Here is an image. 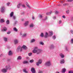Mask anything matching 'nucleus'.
I'll use <instances>...</instances> for the list:
<instances>
[{
    "label": "nucleus",
    "instance_id": "f257e3e1",
    "mask_svg": "<svg viewBox=\"0 0 73 73\" xmlns=\"http://www.w3.org/2000/svg\"><path fill=\"white\" fill-rule=\"evenodd\" d=\"M51 65V62L50 61H48L45 63V65L46 66H50Z\"/></svg>",
    "mask_w": 73,
    "mask_h": 73
},
{
    "label": "nucleus",
    "instance_id": "f03ea898",
    "mask_svg": "<svg viewBox=\"0 0 73 73\" xmlns=\"http://www.w3.org/2000/svg\"><path fill=\"white\" fill-rule=\"evenodd\" d=\"M43 51L42 50L40 49H37V52H36V54H40V53H41Z\"/></svg>",
    "mask_w": 73,
    "mask_h": 73
},
{
    "label": "nucleus",
    "instance_id": "7ed1b4c3",
    "mask_svg": "<svg viewBox=\"0 0 73 73\" xmlns=\"http://www.w3.org/2000/svg\"><path fill=\"white\" fill-rule=\"evenodd\" d=\"M38 49V47H36L34 48V49L33 51V52L34 53H36L37 54V49Z\"/></svg>",
    "mask_w": 73,
    "mask_h": 73
},
{
    "label": "nucleus",
    "instance_id": "20e7f679",
    "mask_svg": "<svg viewBox=\"0 0 73 73\" xmlns=\"http://www.w3.org/2000/svg\"><path fill=\"white\" fill-rule=\"evenodd\" d=\"M42 63V60L41 59H39L38 62L36 63V65L37 66H39V64H41Z\"/></svg>",
    "mask_w": 73,
    "mask_h": 73
},
{
    "label": "nucleus",
    "instance_id": "39448f33",
    "mask_svg": "<svg viewBox=\"0 0 73 73\" xmlns=\"http://www.w3.org/2000/svg\"><path fill=\"white\" fill-rule=\"evenodd\" d=\"M17 52H21L22 51V47H21V46H19L17 49Z\"/></svg>",
    "mask_w": 73,
    "mask_h": 73
},
{
    "label": "nucleus",
    "instance_id": "423d86ee",
    "mask_svg": "<svg viewBox=\"0 0 73 73\" xmlns=\"http://www.w3.org/2000/svg\"><path fill=\"white\" fill-rule=\"evenodd\" d=\"M5 8L4 6L2 7L1 12H5Z\"/></svg>",
    "mask_w": 73,
    "mask_h": 73
},
{
    "label": "nucleus",
    "instance_id": "0eeeda50",
    "mask_svg": "<svg viewBox=\"0 0 73 73\" xmlns=\"http://www.w3.org/2000/svg\"><path fill=\"white\" fill-rule=\"evenodd\" d=\"M7 68L6 69L3 68L1 70V72H3V73H6L7 71Z\"/></svg>",
    "mask_w": 73,
    "mask_h": 73
},
{
    "label": "nucleus",
    "instance_id": "6e6552de",
    "mask_svg": "<svg viewBox=\"0 0 73 73\" xmlns=\"http://www.w3.org/2000/svg\"><path fill=\"white\" fill-rule=\"evenodd\" d=\"M31 71L32 73H36L35 69L34 68H32L31 69Z\"/></svg>",
    "mask_w": 73,
    "mask_h": 73
},
{
    "label": "nucleus",
    "instance_id": "1a4fd4ad",
    "mask_svg": "<svg viewBox=\"0 0 73 73\" xmlns=\"http://www.w3.org/2000/svg\"><path fill=\"white\" fill-rule=\"evenodd\" d=\"M14 43L15 45H16V44H17L19 43V40H18L17 39H15L14 40Z\"/></svg>",
    "mask_w": 73,
    "mask_h": 73
},
{
    "label": "nucleus",
    "instance_id": "9d476101",
    "mask_svg": "<svg viewBox=\"0 0 73 73\" xmlns=\"http://www.w3.org/2000/svg\"><path fill=\"white\" fill-rule=\"evenodd\" d=\"M26 6H27V7L29 9H31V7L29 6V4L28 2H26Z\"/></svg>",
    "mask_w": 73,
    "mask_h": 73
},
{
    "label": "nucleus",
    "instance_id": "9b49d317",
    "mask_svg": "<svg viewBox=\"0 0 73 73\" xmlns=\"http://www.w3.org/2000/svg\"><path fill=\"white\" fill-rule=\"evenodd\" d=\"M60 56L61 57V58H64V55L62 53H61L59 54Z\"/></svg>",
    "mask_w": 73,
    "mask_h": 73
},
{
    "label": "nucleus",
    "instance_id": "f8f14e48",
    "mask_svg": "<svg viewBox=\"0 0 73 73\" xmlns=\"http://www.w3.org/2000/svg\"><path fill=\"white\" fill-rule=\"evenodd\" d=\"M48 33L46 32L45 33V35L44 36V37L45 38H47V37H48Z\"/></svg>",
    "mask_w": 73,
    "mask_h": 73
},
{
    "label": "nucleus",
    "instance_id": "ddd939ff",
    "mask_svg": "<svg viewBox=\"0 0 73 73\" xmlns=\"http://www.w3.org/2000/svg\"><path fill=\"white\" fill-rule=\"evenodd\" d=\"M7 28L5 27H4L3 29H2L1 31L2 32H3V31H7Z\"/></svg>",
    "mask_w": 73,
    "mask_h": 73
},
{
    "label": "nucleus",
    "instance_id": "4468645a",
    "mask_svg": "<svg viewBox=\"0 0 73 73\" xmlns=\"http://www.w3.org/2000/svg\"><path fill=\"white\" fill-rule=\"evenodd\" d=\"M60 64H64V62H65V60H64V59H62L60 60Z\"/></svg>",
    "mask_w": 73,
    "mask_h": 73
},
{
    "label": "nucleus",
    "instance_id": "2eb2a0df",
    "mask_svg": "<svg viewBox=\"0 0 73 73\" xmlns=\"http://www.w3.org/2000/svg\"><path fill=\"white\" fill-rule=\"evenodd\" d=\"M29 23V22L28 21H26L25 22V23H24V25L25 26H27L28 25Z\"/></svg>",
    "mask_w": 73,
    "mask_h": 73
},
{
    "label": "nucleus",
    "instance_id": "dca6fc26",
    "mask_svg": "<svg viewBox=\"0 0 73 73\" xmlns=\"http://www.w3.org/2000/svg\"><path fill=\"white\" fill-rule=\"evenodd\" d=\"M5 22V20L3 19H1L0 20V23H3Z\"/></svg>",
    "mask_w": 73,
    "mask_h": 73
},
{
    "label": "nucleus",
    "instance_id": "f3484780",
    "mask_svg": "<svg viewBox=\"0 0 73 73\" xmlns=\"http://www.w3.org/2000/svg\"><path fill=\"white\" fill-rule=\"evenodd\" d=\"M13 54L12 53V51L10 50L9 52L8 55L9 56H12Z\"/></svg>",
    "mask_w": 73,
    "mask_h": 73
},
{
    "label": "nucleus",
    "instance_id": "a211bd4d",
    "mask_svg": "<svg viewBox=\"0 0 73 73\" xmlns=\"http://www.w3.org/2000/svg\"><path fill=\"white\" fill-rule=\"evenodd\" d=\"M35 26V25L33 23H31L30 25V28H33V27Z\"/></svg>",
    "mask_w": 73,
    "mask_h": 73
},
{
    "label": "nucleus",
    "instance_id": "6ab92c4d",
    "mask_svg": "<svg viewBox=\"0 0 73 73\" xmlns=\"http://www.w3.org/2000/svg\"><path fill=\"white\" fill-rule=\"evenodd\" d=\"M6 69L7 70L9 69H11V67L10 66H6Z\"/></svg>",
    "mask_w": 73,
    "mask_h": 73
},
{
    "label": "nucleus",
    "instance_id": "aec40b11",
    "mask_svg": "<svg viewBox=\"0 0 73 73\" xmlns=\"http://www.w3.org/2000/svg\"><path fill=\"white\" fill-rule=\"evenodd\" d=\"M22 48L24 49H27V47L25 45H23Z\"/></svg>",
    "mask_w": 73,
    "mask_h": 73
},
{
    "label": "nucleus",
    "instance_id": "412c9836",
    "mask_svg": "<svg viewBox=\"0 0 73 73\" xmlns=\"http://www.w3.org/2000/svg\"><path fill=\"white\" fill-rule=\"evenodd\" d=\"M10 16L11 17H13V12H11L10 14Z\"/></svg>",
    "mask_w": 73,
    "mask_h": 73
},
{
    "label": "nucleus",
    "instance_id": "4be33fe9",
    "mask_svg": "<svg viewBox=\"0 0 73 73\" xmlns=\"http://www.w3.org/2000/svg\"><path fill=\"white\" fill-rule=\"evenodd\" d=\"M49 33L50 34V36L51 37L53 35V32L52 31H49Z\"/></svg>",
    "mask_w": 73,
    "mask_h": 73
},
{
    "label": "nucleus",
    "instance_id": "5701e85b",
    "mask_svg": "<svg viewBox=\"0 0 73 73\" xmlns=\"http://www.w3.org/2000/svg\"><path fill=\"white\" fill-rule=\"evenodd\" d=\"M21 5V3H19L17 5V8H20V5Z\"/></svg>",
    "mask_w": 73,
    "mask_h": 73
},
{
    "label": "nucleus",
    "instance_id": "b1692460",
    "mask_svg": "<svg viewBox=\"0 0 73 73\" xmlns=\"http://www.w3.org/2000/svg\"><path fill=\"white\" fill-rule=\"evenodd\" d=\"M21 59H22V57L21 56H19L17 58V60H21Z\"/></svg>",
    "mask_w": 73,
    "mask_h": 73
},
{
    "label": "nucleus",
    "instance_id": "393cba45",
    "mask_svg": "<svg viewBox=\"0 0 73 73\" xmlns=\"http://www.w3.org/2000/svg\"><path fill=\"white\" fill-rule=\"evenodd\" d=\"M66 72V69L65 68L62 69V73H65Z\"/></svg>",
    "mask_w": 73,
    "mask_h": 73
},
{
    "label": "nucleus",
    "instance_id": "a878e982",
    "mask_svg": "<svg viewBox=\"0 0 73 73\" xmlns=\"http://www.w3.org/2000/svg\"><path fill=\"white\" fill-rule=\"evenodd\" d=\"M50 48V49H53L54 48V45L53 44H52L51 45Z\"/></svg>",
    "mask_w": 73,
    "mask_h": 73
},
{
    "label": "nucleus",
    "instance_id": "bb28decb",
    "mask_svg": "<svg viewBox=\"0 0 73 73\" xmlns=\"http://www.w3.org/2000/svg\"><path fill=\"white\" fill-rule=\"evenodd\" d=\"M27 36V34L26 33H25L22 36V37H25Z\"/></svg>",
    "mask_w": 73,
    "mask_h": 73
},
{
    "label": "nucleus",
    "instance_id": "cd10ccee",
    "mask_svg": "<svg viewBox=\"0 0 73 73\" xmlns=\"http://www.w3.org/2000/svg\"><path fill=\"white\" fill-rule=\"evenodd\" d=\"M23 63L24 64L28 63V62L27 61H25L23 62Z\"/></svg>",
    "mask_w": 73,
    "mask_h": 73
},
{
    "label": "nucleus",
    "instance_id": "c85d7f7f",
    "mask_svg": "<svg viewBox=\"0 0 73 73\" xmlns=\"http://www.w3.org/2000/svg\"><path fill=\"white\" fill-rule=\"evenodd\" d=\"M36 41V40L35 39H32L31 40V42H33Z\"/></svg>",
    "mask_w": 73,
    "mask_h": 73
},
{
    "label": "nucleus",
    "instance_id": "c756f323",
    "mask_svg": "<svg viewBox=\"0 0 73 73\" xmlns=\"http://www.w3.org/2000/svg\"><path fill=\"white\" fill-rule=\"evenodd\" d=\"M13 29L14 31H15V32L17 31V29H16V27H14L13 28Z\"/></svg>",
    "mask_w": 73,
    "mask_h": 73
},
{
    "label": "nucleus",
    "instance_id": "7c9ffc66",
    "mask_svg": "<svg viewBox=\"0 0 73 73\" xmlns=\"http://www.w3.org/2000/svg\"><path fill=\"white\" fill-rule=\"evenodd\" d=\"M69 5V4L68 3H65L63 4V6H66V5Z\"/></svg>",
    "mask_w": 73,
    "mask_h": 73
},
{
    "label": "nucleus",
    "instance_id": "2f4dec72",
    "mask_svg": "<svg viewBox=\"0 0 73 73\" xmlns=\"http://www.w3.org/2000/svg\"><path fill=\"white\" fill-rule=\"evenodd\" d=\"M40 36L41 37H44V34L43 33H41L40 35Z\"/></svg>",
    "mask_w": 73,
    "mask_h": 73
},
{
    "label": "nucleus",
    "instance_id": "473e14b6",
    "mask_svg": "<svg viewBox=\"0 0 73 73\" xmlns=\"http://www.w3.org/2000/svg\"><path fill=\"white\" fill-rule=\"evenodd\" d=\"M29 62L31 63H33V62H34V60H33V59L30 60L29 61Z\"/></svg>",
    "mask_w": 73,
    "mask_h": 73
},
{
    "label": "nucleus",
    "instance_id": "72a5a7b5",
    "mask_svg": "<svg viewBox=\"0 0 73 73\" xmlns=\"http://www.w3.org/2000/svg\"><path fill=\"white\" fill-rule=\"evenodd\" d=\"M6 23L8 25H9V20H7V21Z\"/></svg>",
    "mask_w": 73,
    "mask_h": 73
},
{
    "label": "nucleus",
    "instance_id": "f704fd0d",
    "mask_svg": "<svg viewBox=\"0 0 73 73\" xmlns=\"http://www.w3.org/2000/svg\"><path fill=\"white\" fill-rule=\"evenodd\" d=\"M13 20H16V17L15 15H13Z\"/></svg>",
    "mask_w": 73,
    "mask_h": 73
},
{
    "label": "nucleus",
    "instance_id": "c9c22d12",
    "mask_svg": "<svg viewBox=\"0 0 73 73\" xmlns=\"http://www.w3.org/2000/svg\"><path fill=\"white\" fill-rule=\"evenodd\" d=\"M7 40H8V38H4V40L5 42H7Z\"/></svg>",
    "mask_w": 73,
    "mask_h": 73
},
{
    "label": "nucleus",
    "instance_id": "e433bc0d",
    "mask_svg": "<svg viewBox=\"0 0 73 73\" xmlns=\"http://www.w3.org/2000/svg\"><path fill=\"white\" fill-rule=\"evenodd\" d=\"M40 45H44V42H40Z\"/></svg>",
    "mask_w": 73,
    "mask_h": 73
},
{
    "label": "nucleus",
    "instance_id": "4c0bfd02",
    "mask_svg": "<svg viewBox=\"0 0 73 73\" xmlns=\"http://www.w3.org/2000/svg\"><path fill=\"white\" fill-rule=\"evenodd\" d=\"M66 12L67 14H69V10H67L66 11Z\"/></svg>",
    "mask_w": 73,
    "mask_h": 73
},
{
    "label": "nucleus",
    "instance_id": "58836bf2",
    "mask_svg": "<svg viewBox=\"0 0 73 73\" xmlns=\"http://www.w3.org/2000/svg\"><path fill=\"white\" fill-rule=\"evenodd\" d=\"M51 13H52V12H50V13H46V14L47 15H50Z\"/></svg>",
    "mask_w": 73,
    "mask_h": 73
},
{
    "label": "nucleus",
    "instance_id": "ea45409f",
    "mask_svg": "<svg viewBox=\"0 0 73 73\" xmlns=\"http://www.w3.org/2000/svg\"><path fill=\"white\" fill-rule=\"evenodd\" d=\"M56 36L54 35L52 36V38L54 39V40H55L56 39Z\"/></svg>",
    "mask_w": 73,
    "mask_h": 73
},
{
    "label": "nucleus",
    "instance_id": "a19ab883",
    "mask_svg": "<svg viewBox=\"0 0 73 73\" xmlns=\"http://www.w3.org/2000/svg\"><path fill=\"white\" fill-rule=\"evenodd\" d=\"M32 53H30L28 54V55L29 56H32Z\"/></svg>",
    "mask_w": 73,
    "mask_h": 73
},
{
    "label": "nucleus",
    "instance_id": "79ce46f5",
    "mask_svg": "<svg viewBox=\"0 0 73 73\" xmlns=\"http://www.w3.org/2000/svg\"><path fill=\"white\" fill-rule=\"evenodd\" d=\"M17 21H15V22L14 23V25H16L17 24Z\"/></svg>",
    "mask_w": 73,
    "mask_h": 73
},
{
    "label": "nucleus",
    "instance_id": "37998d69",
    "mask_svg": "<svg viewBox=\"0 0 73 73\" xmlns=\"http://www.w3.org/2000/svg\"><path fill=\"white\" fill-rule=\"evenodd\" d=\"M61 23H62V21L60 20L59 21L58 23L59 24H61Z\"/></svg>",
    "mask_w": 73,
    "mask_h": 73
},
{
    "label": "nucleus",
    "instance_id": "c03bdc74",
    "mask_svg": "<svg viewBox=\"0 0 73 73\" xmlns=\"http://www.w3.org/2000/svg\"><path fill=\"white\" fill-rule=\"evenodd\" d=\"M73 0H67V1L68 2H72V1H73Z\"/></svg>",
    "mask_w": 73,
    "mask_h": 73
},
{
    "label": "nucleus",
    "instance_id": "a18cd8bd",
    "mask_svg": "<svg viewBox=\"0 0 73 73\" xmlns=\"http://www.w3.org/2000/svg\"><path fill=\"white\" fill-rule=\"evenodd\" d=\"M22 7L24 8H25V5H22Z\"/></svg>",
    "mask_w": 73,
    "mask_h": 73
},
{
    "label": "nucleus",
    "instance_id": "49530a36",
    "mask_svg": "<svg viewBox=\"0 0 73 73\" xmlns=\"http://www.w3.org/2000/svg\"><path fill=\"white\" fill-rule=\"evenodd\" d=\"M70 42H71V43H72V44L73 43V39H71V41Z\"/></svg>",
    "mask_w": 73,
    "mask_h": 73
},
{
    "label": "nucleus",
    "instance_id": "de8ad7c7",
    "mask_svg": "<svg viewBox=\"0 0 73 73\" xmlns=\"http://www.w3.org/2000/svg\"><path fill=\"white\" fill-rule=\"evenodd\" d=\"M39 17H40V19H42V15H40L39 16Z\"/></svg>",
    "mask_w": 73,
    "mask_h": 73
},
{
    "label": "nucleus",
    "instance_id": "09e8293b",
    "mask_svg": "<svg viewBox=\"0 0 73 73\" xmlns=\"http://www.w3.org/2000/svg\"><path fill=\"white\" fill-rule=\"evenodd\" d=\"M68 73H73V71H70Z\"/></svg>",
    "mask_w": 73,
    "mask_h": 73
},
{
    "label": "nucleus",
    "instance_id": "8fccbe9b",
    "mask_svg": "<svg viewBox=\"0 0 73 73\" xmlns=\"http://www.w3.org/2000/svg\"><path fill=\"white\" fill-rule=\"evenodd\" d=\"M70 18H71V21H73V17H71Z\"/></svg>",
    "mask_w": 73,
    "mask_h": 73
},
{
    "label": "nucleus",
    "instance_id": "3c124183",
    "mask_svg": "<svg viewBox=\"0 0 73 73\" xmlns=\"http://www.w3.org/2000/svg\"><path fill=\"white\" fill-rule=\"evenodd\" d=\"M24 72H25V73H28V72L25 70H24Z\"/></svg>",
    "mask_w": 73,
    "mask_h": 73
},
{
    "label": "nucleus",
    "instance_id": "603ef678",
    "mask_svg": "<svg viewBox=\"0 0 73 73\" xmlns=\"http://www.w3.org/2000/svg\"><path fill=\"white\" fill-rule=\"evenodd\" d=\"M9 4H10V3L9 2V3H7V6H9Z\"/></svg>",
    "mask_w": 73,
    "mask_h": 73
},
{
    "label": "nucleus",
    "instance_id": "864d4df0",
    "mask_svg": "<svg viewBox=\"0 0 73 73\" xmlns=\"http://www.w3.org/2000/svg\"><path fill=\"white\" fill-rule=\"evenodd\" d=\"M43 73V72H42V71H39L38 72V73Z\"/></svg>",
    "mask_w": 73,
    "mask_h": 73
},
{
    "label": "nucleus",
    "instance_id": "5fc2aeb1",
    "mask_svg": "<svg viewBox=\"0 0 73 73\" xmlns=\"http://www.w3.org/2000/svg\"><path fill=\"white\" fill-rule=\"evenodd\" d=\"M62 18H64V19H65L66 18V17L65 15H63L62 16Z\"/></svg>",
    "mask_w": 73,
    "mask_h": 73
},
{
    "label": "nucleus",
    "instance_id": "6e6d98bb",
    "mask_svg": "<svg viewBox=\"0 0 73 73\" xmlns=\"http://www.w3.org/2000/svg\"><path fill=\"white\" fill-rule=\"evenodd\" d=\"M10 33H11V32L9 31V32H7V34L8 35H9V34H10Z\"/></svg>",
    "mask_w": 73,
    "mask_h": 73
},
{
    "label": "nucleus",
    "instance_id": "4d7b16f0",
    "mask_svg": "<svg viewBox=\"0 0 73 73\" xmlns=\"http://www.w3.org/2000/svg\"><path fill=\"white\" fill-rule=\"evenodd\" d=\"M65 49H66V51H68V49L67 47H65Z\"/></svg>",
    "mask_w": 73,
    "mask_h": 73
},
{
    "label": "nucleus",
    "instance_id": "13d9d810",
    "mask_svg": "<svg viewBox=\"0 0 73 73\" xmlns=\"http://www.w3.org/2000/svg\"><path fill=\"white\" fill-rule=\"evenodd\" d=\"M71 33H72V34H73V30H71L70 31Z\"/></svg>",
    "mask_w": 73,
    "mask_h": 73
},
{
    "label": "nucleus",
    "instance_id": "bf43d9fd",
    "mask_svg": "<svg viewBox=\"0 0 73 73\" xmlns=\"http://www.w3.org/2000/svg\"><path fill=\"white\" fill-rule=\"evenodd\" d=\"M21 14L22 15H24V12H23L21 13Z\"/></svg>",
    "mask_w": 73,
    "mask_h": 73
},
{
    "label": "nucleus",
    "instance_id": "052dcab7",
    "mask_svg": "<svg viewBox=\"0 0 73 73\" xmlns=\"http://www.w3.org/2000/svg\"><path fill=\"white\" fill-rule=\"evenodd\" d=\"M32 19L34 20L35 19V17H32Z\"/></svg>",
    "mask_w": 73,
    "mask_h": 73
},
{
    "label": "nucleus",
    "instance_id": "680f3d73",
    "mask_svg": "<svg viewBox=\"0 0 73 73\" xmlns=\"http://www.w3.org/2000/svg\"><path fill=\"white\" fill-rule=\"evenodd\" d=\"M3 56V54H1L0 55V57H1V56Z\"/></svg>",
    "mask_w": 73,
    "mask_h": 73
},
{
    "label": "nucleus",
    "instance_id": "e2e57ef3",
    "mask_svg": "<svg viewBox=\"0 0 73 73\" xmlns=\"http://www.w3.org/2000/svg\"><path fill=\"white\" fill-rule=\"evenodd\" d=\"M55 13L56 14H57V13H58V11H56L55 12Z\"/></svg>",
    "mask_w": 73,
    "mask_h": 73
},
{
    "label": "nucleus",
    "instance_id": "0e129e2a",
    "mask_svg": "<svg viewBox=\"0 0 73 73\" xmlns=\"http://www.w3.org/2000/svg\"><path fill=\"white\" fill-rule=\"evenodd\" d=\"M20 35H23V33H20Z\"/></svg>",
    "mask_w": 73,
    "mask_h": 73
},
{
    "label": "nucleus",
    "instance_id": "69168bd1",
    "mask_svg": "<svg viewBox=\"0 0 73 73\" xmlns=\"http://www.w3.org/2000/svg\"><path fill=\"white\" fill-rule=\"evenodd\" d=\"M53 19H56V17H54L53 18Z\"/></svg>",
    "mask_w": 73,
    "mask_h": 73
},
{
    "label": "nucleus",
    "instance_id": "338daca9",
    "mask_svg": "<svg viewBox=\"0 0 73 73\" xmlns=\"http://www.w3.org/2000/svg\"><path fill=\"white\" fill-rule=\"evenodd\" d=\"M21 20L22 21H24V19H21Z\"/></svg>",
    "mask_w": 73,
    "mask_h": 73
},
{
    "label": "nucleus",
    "instance_id": "774afa93",
    "mask_svg": "<svg viewBox=\"0 0 73 73\" xmlns=\"http://www.w3.org/2000/svg\"><path fill=\"white\" fill-rule=\"evenodd\" d=\"M47 19L48 18L47 17H46L45 18V20H47Z\"/></svg>",
    "mask_w": 73,
    "mask_h": 73
}]
</instances>
